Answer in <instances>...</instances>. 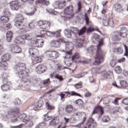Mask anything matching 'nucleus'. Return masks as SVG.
I'll list each match as a JSON object with an SVG mask.
<instances>
[{
	"label": "nucleus",
	"instance_id": "nucleus-56",
	"mask_svg": "<svg viewBox=\"0 0 128 128\" xmlns=\"http://www.w3.org/2000/svg\"><path fill=\"white\" fill-rule=\"evenodd\" d=\"M94 46H91L86 50V52H90L92 54L94 52Z\"/></svg>",
	"mask_w": 128,
	"mask_h": 128
},
{
	"label": "nucleus",
	"instance_id": "nucleus-29",
	"mask_svg": "<svg viewBox=\"0 0 128 128\" xmlns=\"http://www.w3.org/2000/svg\"><path fill=\"white\" fill-rule=\"evenodd\" d=\"M36 10V8L34 7H33L29 10L28 12H26V14L27 16H32Z\"/></svg>",
	"mask_w": 128,
	"mask_h": 128
},
{
	"label": "nucleus",
	"instance_id": "nucleus-42",
	"mask_svg": "<svg viewBox=\"0 0 128 128\" xmlns=\"http://www.w3.org/2000/svg\"><path fill=\"white\" fill-rule=\"evenodd\" d=\"M13 103L15 106H20V100L18 98H16L14 100Z\"/></svg>",
	"mask_w": 128,
	"mask_h": 128
},
{
	"label": "nucleus",
	"instance_id": "nucleus-6",
	"mask_svg": "<svg viewBox=\"0 0 128 128\" xmlns=\"http://www.w3.org/2000/svg\"><path fill=\"white\" fill-rule=\"evenodd\" d=\"M74 6H70L66 8L64 10V14H65L64 18H71L74 16Z\"/></svg>",
	"mask_w": 128,
	"mask_h": 128
},
{
	"label": "nucleus",
	"instance_id": "nucleus-32",
	"mask_svg": "<svg viewBox=\"0 0 128 128\" xmlns=\"http://www.w3.org/2000/svg\"><path fill=\"white\" fill-rule=\"evenodd\" d=\"M40 2L42 4V6H48V4H50V2L46 1V0H41L40 1L38 0L36 2V4H40Z\"/></svg>",
	"mask_w": 128,
	"mask_h": 128
},
{
	"label": "nucleus",
	"instance_id": "nucleus-18",
	"mask_svg": "<svg viewBox=\"0 0 128 128\" xmlns=\"http://www.w3.org/2000/svg\"><path fill=\"white\" fill-rule=\"evenodd\" d=\"M98 112H100L101 116H102V114H104V108L102 106H98L96 107L93 111L92 114H98Z\"/></svg>",
	"mask_w": 128,
	"mask_h": 128
},
{
	"label": "nucleus",
	"instance_id": "nucleus-5",
	"mask_svg": "<svg viewBox=\"0 0 128 128\" xmlns=\"http://www.w3.org/2000/svg\"><path fill=\"white\" fill-rule=\"evenodd\" d=\"M24 18L22 14H18L16 16V26L18 28L23 30H28V24H24L22 23Z\"/></svg>",
	"mask_w": 128,
	"mask_h": 128
},
{
	"label": "nucleus",
	"instance_id": "nucleus-2",
	"mask_svg": "<svg viewBox=\"0 0 128 128\" xmlns=\"http://www.w3.org/2000/svg\"><path fill=\"white\" fill-rule=\"evenodd\" d=\"M96 40L98 44L97 46V54L95 58V61L94 62V64L95 66H98V64H102L104 62V52L100 48V46H102V39H100L98 34H94V36L93 40Z\"/></svg>",
	"mask_w": 128,
	"mask_h": 128
},
{
	"label": "nucleus",
	"instance_id": "nucleus-3",
	"mask_svg": "<svg viewBox=\"0 0 128 128\" xmlns=\"http://www.w3.org/2000/svg\"><path fill=\"white\" fill-rule=\"evenodd\" d=\"M15 72H17V74L21 78H24L26 76H28V70L26 69V66L24 63H18L14 66Z\"/></svg>",
	"mask_w": 128,
	"mask_h": 128
},
{
	"label": "nucleus",
	"instance_id": "nucleus-49",
	"mask_svg": "<svg viewBox=\"0 0 128 128\" xmlns=\"http://www.w3.org/2000/svg\"><path fill=\"white\" fill-rule=\"evenodd\" d=\"M4 14L5 16H10V11H8V9H4Z\"/></svg>",
	"mask_w": 128,
	"mask_h": 128
},
{
	"label": "nucleus",
	"instance_id": "nucleus-59",
	"mask_svg": "<svg viewBox=\"0 0 128 128\" xmlns=\"http://www.w3.org/2000/svg\"><path fill=\"white\" fill-rule=\"evenodd\" d=\"M116 60H113L110 62V65L112 68H114L116 64Z\"/></svg>",
	"mask_w": 128,
	"mask_h": 128
},
{
	"label": "nucleus",
	"instance_id": "nucleus-47",
	"mask_svg": "<svg viewBox=\"0 0 128 128\" xmlns=\"http://www.w3.org/2000/svg\"><path fill=\"white\" fill-rule=\"evenodd\" d=\"M115 71L116 74H122V68L120 66H117L115 68Z\"/></svg>",
	"mask_w": 128,
	"mask_h": 128
},
{
	"label": "nucleus",
	"instance_id": "nucleus-57",
	"mask_svg": "<svg viewBox=\"0 0 128 128\" xmlns=\"http://www.w3.org/2000/svg\"><path fill=\"white\" fill-rule=\"evenodd\" d=\"M75 102L76 104H78V106H82V104H83L82 100L80 99L76 100V101H75Z\"/></svg>",
	"mask_w": 128,
	"mask_h": 128
},
{
	"label": "nucleus",
	"instance_id": "nucleus-52",
	"mask_svg": "<svg viewBox=\"0 0 128 128\" xmlns=\"http://www.w3.org/2000/svg\"><path fill=\"white\" fill-rule=\"evenodd\" d=\"M110 119L108 116H105L102 119L104 122H110Z\"/></svg>",
	"mask_w": 128,
	"mask_h": 128
},
{
	"label": "nucleus",
	"instance_id": "nucleus-4",
	"mask_svg": "<svg viewBox=\"0 0 128 128\" xmlns=\"http://www.w3.org/2000/svg\"><path fill=\"white\" fill-rule=\"evenodd\" d=\"M126 28L125 27H122L120 32L116 31L112 34V40L114 42H118L120 40L121 38H126Z\"/></svg>",
	"mask_w": 128,
	"mask_h": 128
},
{
	"label": "nucleus",
	"instance_id": "nucleus-19",
	"mask_svg": "<svg viewBox=\"0 0 128 128\" xmlns=\"http://www.w3.org/2000/svg\"><path fill=\"white\" fill-rule=\"evenodd\" d=\"M44 104V102L42 100H39L36 102L35 103L34 106V110H40V108Z\"/></svg>",
	"mask_w": 128,
	"mask_h": 128
},
{
	"label": "nucleus",
	"instance_id": "nucleus-51",
	"mask_svg": "<svg viewBox=\"0 0 128 128\" xmlns=\"http://www.w3.org/2000/svg\"><path fill=\"white\" fill-rule=\"evenodd\" d=\"M54 32H50V31H46V36H50V38H52L54 36Z\"/></svg>",
	"mask_w": 128,
	"mask_h": 128
},
{
	"label": "nucleus",
	"instance_id": "nucleus-58",
	"mask_svg": "<svg viewBox=\"0 0 128 128\" xmlns=\"http://www.w3.org/2000/svg\"><path fill=\"white\" fill-rule=\"evenodd\" d=\"M75 116H76V118H78L80 120L82 119V114L80 112H78L76 113H75Z\"/></svg>",
	"mask_w": 128,
	"mask_h": 128
},
{
	"label": "nucleus",
	"instance_id": "nucleus-37",
	"mask_svg": "<svg viewBox=\"0 0 128 128\" xmlns=\"http://www.w3.org/2000/svg\"><path fill=\"white\" fill-rule=\"evenodd\" d=\"M88 74L87 72H82L80 73L79 74H78L74 76V77L76 78H82V76H84Z\"/></svg>",
	"mask_w": 128,
	"mask_h": 128
},
{
	"label": "nucleus",
	"instance_id": "nucleus-1",
	"mask_svg": "<svg viewBox=\"0 0 128 128\" xmlns=\"http://www.w3.org/2000/svg\"><path fill=\"white\" fill-rule=\"evenodd\" d=\"M20 110V108H16L13 110L12 112H8L9 116L8 118H10L12 122H16L18 121L23 122H26L28 126H34V122L30 120L32 117L30 116H26V114H21L18 118H16L18 112Z\"/></svg>",
	"mask_w": 128,
	"mask_h": 128
},
{
	"label": "nucleus",
	"instance_id": "nucleus-16",
	"mask_svg": "<svg viewBox=\"0 0 128 128\" xmlns=\"http://www.w3.org/2000/svg\"><path fill=\"white\" fill-rule=\"evenodd\" d=\"M46 70V67L44 64L38 65L36 67V70L38 74H42Z\"/></svg>",
	"mask_w": 128,
	"mask_h": 128
},
{
	"label": "nucleus",
	"instance_id": "nucleus-40",
	"mask_svg": "<svg viewBox=\"0 0 128 128\" xmlns=\"http://www.w3.org/2000/svg\"><path fill=\"white\" fill-rule=\"evenodd\" d=\"M42 62V58H40L39 57H36L34 58V60H33V64H38V62Z\"/></svg>",
	"mask_w": 128,
	"mask_h": 128
},
{
	"label": "nucleus",
	"instance_id": "nucleus-10",
	"mask_svg": "<svg viewBox=\"0 0 128 128\" xmlns=\"http://www.w3.org/2000/svg\"><path fill=\"white\" fill-rule=\"evenodd\" d=\"M10 50L14 54H20L22 52V50L18 44H14L10 46Z\"/></svg>",
	"mask_w": 128,
	"mask_h": 128
},
{
	"label": "nucleus",
	"instance_id": "nucleus-11",
	"mask_svg": "<svg viewBox=\"0 0 128 128\" xmlns=\"http://www.w3.org/2000/svg\"><path fill=\"white\" fill-rule=\"evenodd\" d=\"M65 46V50H64V52H66V54L68 52H72L74 48V44L70 42H65L64 40L62 43Z\"/></svg>",
	"mask_w": 128,
	"mask_h": 128
},
{
	"label": "nucleus",
	"instance_id": "nucleus-35",
	"mask_svg": "<svg viewBox=\"0 0 128 128\" xmlns=\"http://www.w3.org/2000/svg\"><path fill=\"white\" fill-rule=\"evenodd\" d=\"M51 78H57L59 80H62V76H60L58 75H54V74H51L50 75Z\"/></svg>",
	"mask_w": 128,
	"mask_h": 128
},
{
	"label": "nucleus",
	"instance_id": "nucleus-43",
	"mask_svg": "<svg viewBox=\"0 0 128 128\" xmlns=\"http://www.w3.org/2000/svg\"><path fill=\"white\" fill-rule=\"evenodd\" d=\"M46 106L48 110H54L56 108V107L50 104V103L48 102H46Z\"/></svg>",
	"mask_w": 128,
	"mask_h": 128
},
{
	"label": "nucleus",
	"instance_id": "nucleus-8",
	"mask_svg": "<svg viewBox=\"0 0 128 128\" xmlns=\"http://www.w3.org/2000/svg\"><path fill=\"white\" fill-rule=\"evenodd\" d=\"M38 24L43 30H50V22L48 21L40 20L38 22Z\"/></svg>",
	"mask_w": 128,
	"mask_h": 128
},
{
	"label": "nucleus",
	"instance_id": "nucleus-30",
	"mask_svg": "<svg viewBox=\"0 0 128 128\" xmlns=\"http://www.w3.org/2000/svg\"><path fill=\"white\" fill-rule=\"evenodd\" d=\"M127 86H128V82H126L124 80H122L120 82V86H119V88H127Z\"/></svg>",
	"mask_w": 128,
	"mask_h": 128
},
{
	"label": "nucleus",
	"instance_id": "nucleus-64",
	"mask_svg": "<svg viewBox=\"0 0 128 128\" xmlns=\"http://www.w3.org/2000/svg\"><path fill=\"white\" fill-rule=\"evenodd\" d=\"M12 26L11 24H8L6 25V26H5V30H10V28H12Z\"/></svg>",
	"mask_w": 128,
	"mask_h": 128
},
{
	"label": "nucleus",
	"instance_id": "nucleus-22",
	"mask_svg": "<svg viewBox=\"0 0 128 128\" xmlns=\"http://www.w3.org/2000/svg\"><path fill=\"white\" fill-rule=\"evenodd\" d=\"M84 42V40L78 39L74 41V42H75V46H78V48H82V46Z\"/></svg>",
	"mask_w": 128,
	"mask_h": 128
},
{
	"label": "nucleus",
	"instance_id": "nucleus-21",
	"mask_svg": "<svg viewBox=\"0 0 128 128\" xmlns=\"http://www.w3.org/2000/svg\"><path fill=\"white\" fill-rule=\"evenodd\" d=\"M10 58H12V56L9 54H6L2 56V60L4 62H10Z\"/></svg>",
	"mask_w": 128,
	"mask_h": 128
},
{
	"label": "nucleus",
	"instance_id": "nucleus-27",
	"mask_svg": "<svg viewBox=\"0 0 128 128\" xmlns=\"http://www.w3.org/2000/svg\"><path fill=\"white\" fill-rule=\"evenodd\" d=\"M0 22L2 24H6L10 22V18L8 16H2L0 18Z\"/></svg>",
	"mask_w": 128,
	"mask_h": 128
},
{
	"label": "nucleus",
	"instance_id": "nucleus-45",
	"mask_svg": "<svg viewBox=\"0 0 128 128\" xmlns=\"http://www.w3.org/2000/svg\"><path fill=\"white\" fill-rule=\"evenodd\" d=\"M24 35L22 36V37H18V40L20 42V44H24Z\"/></svg>",
	"mask_w": 128,
	"mask_h": 128
},
{
	"label": "nucleus",
	"instance_id": "nucleus-23",
	"mask_svg": "<svg viewBox=\"0 0 128 128\" xmlns=\"http://www.w3.org/2000/svg\"><path fill=\"white\" fill-rule=\"evenodd\" d=\"M66 0H63L60 2H56V4H54V6H55V8H62L64 6V4H66Z\"/></svg>",
	"mask_w": 128,
	"mask_h": 128
},
{
	"label": "nucleus",
	"instance_id": "nucleus-39",
	"mask_svg": "<svg viewBox=\"0 0 128 128\" xmlns=\"http://www.w3.org/2000/svg\"><path fill=\"white\" fill-rule=\"evenodd\" d=\"M46 11L50 14H53L54 16H56L58 14V12L52 9H46Z\"/></svg>",
	"mask_w": 128,
	"mask_h": 128
},
{
	"label": "nucleus",
	"instance_id": "nucleus-50",
	"mask_svg": "<svg viewBox=\"0 0 128 128\" xmlns=\"http://www.w3.org/2000/svg\"><path fill=\"white\" fill-rule=\"evenodd\" d=\"M102 100L104 101V104H108V102H110V100H108V98H102L100 100V102H102Z\"/></svg>",
	"mask_w": 128,
	"mask_h": 128
},
{
	"label": "nucleus",
	"instance_id": "nucleus-12",
	"mask_svg": "<svg viewBox=\"0 0 128 128\" xmlns=\"http://www.w3.org/2000/svg\"><path fill=\"white\" fill-rule=\"evenodd\" d=\"M58 116H54L52 118V121L50 122V126H58L57 128H60V124H58Z\"/></svg>",
	"mask_w": 128,
	"mask_h": 128
},
{
	"label": "nucleus",
	"instance_id": "nucleus-62",
	"mask_svg": "<svg viewBox=\"0 0 128 128\" xmlns=\"http://www.w3.org/2000/svg\"><path fill=\"white\" fill-rule=\"evenodd\" d=\"M50 83V78L44 80L43 82L45 86H48Z\"/></svg>",
	"mask_w": 128,
	"mask_h": 128
},
{
	"label": "nucleus",
	"instance_id": "nucleus-61",
	"mask_svg": "<svg viewBox=\"0 0 128 128\" xmlns=\"http://www.w3.org/2000/svg\"><path fill=\"white\" fill-rule=\"evenodd\" d=\"M124 56H128V47L126 46V45H124Z\"/></svg>",
	"mask_w": 128,
	"mask_h": 128
},
{
	"label": "nucleus",
	"instance_id": "nucleus-44",
	"mask_svg": "<svg viewBox=\"0 0 128 128\" xmlns=\"http://www.w3.org/2000/svg\"><path fill=\"white\" fill-rule=\"evenodd\" d=\"M114 20L112 18H109L108 20V26H114Z\"/></svg>",
	"mask_w": 128,
	"mask_h": 128
},
{
	"label": "nucleus",
	"instance_id": "nucleus-36",
	"mask_svg": "<svg viewBox=\"0 0 128 128\" xmlns=\"http://www.w3.org/2000/svg\"><path fill=\"white\" fill-rule=\"evenodd\" d=\"M64 32L66 38H72V33L70 32V31L66 29L64 31Z\"/></svg>",
	"mask_w": 128,
	"mask_h": 128
},
{
	"label": "nucleus",
	"instance_id": "nucleus-26",
	"mask_svg": "<svg viewBox=\"0 0 128 128\" xmlns=\"http://www.w3.org/2000/svg\"><path fill=\"white\" fill-rule=\"evenodd\" d=\"M10 86L8 84H4L1 86V89L4 92H8V90H10Z\"/></svg>",
	"mask_w": 128,
	"mask_h": 128
},
{
	"label": "nucleus",
	"instance_id": "nucleus-31",
	"mask_svg": "<svg viewBox=\"0 0 128 128\" xmlns=\"http://www.w3.org/2000/svg\"><path fill=\"white\" fill-rule=\"evenodd\" d=\"M114 51L115 52H116L118 54H122L124 52V50L122 48V47H119L118 48H114Z\"/></svg>",
	"mask_w": 128,
	"mask_h": 128
},
{
	"label": "nucleus",
	"instance_id": "nucleus-13",
	"mask_svg": "<svg viewBox=\"0 0 128 128\" xmlns=\"http://www.w3.org/2000/svg\"><path fill=\"white\" fill-rule=\"evenodd\" d=\"M34 42V46H36V48H42L44 44V41L42 38L40 39H36V38Z\"/></svg>",
	"mask_w": 128,
	"mask_h": 128
},
{
	"label": "nucleus",
	"instance_id": "nucleus-60",
	"mask_svg": "<svg viewBox=\"0 0 128 128\" xmlns=\"http://www.w3.org/2000/svg\"><path fill=\"white\" fill-rule=\"evenodd\" d=\"M122 104H124L125 106H128V98L123 99Z\"/></svg>",
	"mask_w": 128,
	"mask_h": 128
},
{
	"label": "nucleus",
	"instance_id": "nucleus-17",
	"mask_svg": "<svg viewBox=\"0 0 128 128\" xmlns=\"http://www.w3.org/2000/svg\"><path fill=\"white\" fill-rule=\"evenodd\" d=\"M36 38H38V36H36L35 37L32 38V34H26L23 35V38L26 40H32V42H34Z\"/></svg>",
	"mask_w": 128,
	"mask_h": 128
},
{
	"label": "nucleus",
	"instance_id": "nucleus-7",
	"mask_svg": "<svg viewBox=\"0 0 128 128\" xmlns=\"http://www.w3.org/2000/svg\"><path fill=\"white\" fill-rule=\"evenodd\" d=\"M72 54V52H68L66 54V56H64V62L67 66H70L74 62L72 57L70 56Z\"/></svg>",
	"mask_w": 128,
	"mask_h": 128
},
{
	"label": "nucleus",
	"instance_id": "nucleus-14",
	"mask_svg": "<svg viewBox=\"0 0 128 128\" xmlns=\"http://www.w3.org/2000/svg\"><path fill=\"white\" fill-rule=\"evenodd\" d=\"M64 40L62 38H60L58 40H53L52 41L51 46L55 48H60V42L64 43Z\"/></svg>",
	"mask_w": 128,
	"mask_h": 128
},
{
	"label": "nucleus",
	"instance_id": "nucleus-20",
	"mask_svg": "<svg viewBox=\"0 0 128 128\" xmlns=\"http://www.w3.org/2000/svg\"><path fill=\"white\" fill-rule=\"evenodd\" d=\"M12 32L10 31H8L6 34V40L8 42H10L12 40Z\"/></svg>",
	"mask_w": 128,
	"mask_h": 128
},
{
	"label": "nucleus",
	"instance_id": "nucleus-24",
	"mask_svg": "<svg viewBox=\"0 0 128 128\" xmlns=\"http://www.w3.org/2000/svg\"><path fill=\"white\" fill-rule=\"evenodd\" d=\"M49 56L51 58H58V53L56 51H52L50 52Z\"/></svg>",
	"mask_w": 128,
	"mask_h": 128
},
{
	"label": "nucleus",
	"instance_id": "nucleus-55",
	"mask_svg": "<svg viewBox=\"0 0 128 128\" xmlns=\"http://www.w3.org/2000/svg\"><path fill=\"white\" fill-rule=\"evenodd\" d=\"M4 47L2 44H0V56L4 54Z\"/></svg>",
	"mask_w": 128,
	"mask_h": 128
},
{
	"label": "nucleus",
	"instance_id": "nucleus-48",
	"mask_svg": "<svg viewBox=\"0 0 128 128\" xmlns=\"http://www.w3.org/2000/svg\"><path fill=\"white\" fill-rule=\"evenodd\" d=\"M80 58V55L78 53H76L74 55L72 56L73 60H79Z\"/></svg>",
	"mask_w": 128,
	"mask_h": 128
},
{
	"label": "nucleus",
	"instance_id": "nucleus-38",
	"mask_svg": "<svg viewBox=\"0 0 128 128\" xmlns=\"http://www.w3.org/2000/svg\"><path fill=\"white\" fill-rule=\"evenodd\" d=\"M8 66V64L6 61L2 60L0 62V66H2V68H6V66Z\"/></svg>",
	"mask_w": 128,
	"mask_h": 128
},
{
	"label": "nucleus",
	"instance_id": "nucleus-53",
	"mask_svg": "<svg viewBox=\"0 0 128 128\" xmlns=\"http://www.w3.org/2000/svg\"><path fill=\"white\" fill-rule=\"evenodd\" d=\"M52 116H49L48 114H46L44 116V120L46 122H48V120H52Z\"/></svg>",
	"mask_w": 128,
	"mask_h": 128
},
{
	"label": "nucleus",
	"instance_id": "nucleus-54",
	"mask_svg": "<svg viewBox=\"0 0 128 128\" xmlns=\"http://www.w3.org/2000/svg\"><path fill=\"white\" fill-rule=\"evenodd\" d=\"M57 68V70H64L66 68L62 65L56 64Z\"/></svg>",
	"mask_w": 128,
	"mask_h": 128
},
{
	"label": "nucleus",
	"instance_id": "nucleus-46",
	"mask_svg": "<svg viewBox=\"0 0 128 128\" xmlns=\"http://www.w3.org/2000/svg\"><path fill=\"white\" fill-rule=\"evenodd\" d=\"M54 36L56 38H60V30H58L56 32H53Z\"/></svg>",
	"mask_w": 128,
	"mask_h": 128
},
{
	"label": "nucleus",
	"instance_id": "nucleus-33",
	"mask_svg": "<svg viewBox=\"0 0 128 128\" xmlns=\"http://www.w3.org/2000/svg\"><path fill=\"white\" fill-rule=\"evenodd\" d=\"M116 10L118 12H124V9H122V5H120V4H116Z\"/></svg>",
	"mask_w": 128,
	"mask_h": 128
},
{
	"label": "nucleus",
	"instance_id": "nucleus-34",
	"mask_svg": "<svg viewBox=\"0 0 128 128\" xmlns=\"http://www.w3.org/2000/svg\"><path fill=\"white\" fill-rule=\"evenodd\" d=\"M102 20H103L102 21L103 25L104 26H108V20H106V16H104V15H103Z\"/></svg>",
	"mask_w": 128,
	"mask_h": 128
},
{
	"label": "nucleus",
	"instance_id": "nucleus-25",
	"mask_svg": "<svg viewBox=\"0 0 128 128\" xmlns=\"http://www.w3.org/2000/svg\"><path fill=\"white\" fill-rule=\"evenodd\" d=\"M8 98H10V96L6 94H3L0 98L2 102L4 103L8 102Z\"/></svg>",
	"mask_w": 128,
	"mask_h": 128
},
{
	"label": "nucleus",
	"instance_id": "nucleus-9",
	"mask_svg": "<svg viewBox=\"0 0 128 128\" xmlns=\"http://www.w3.org/2000/svg\"><path fill=\"white\" fill-rule=\"evenodd\" d=\"M86 27H83L80 31H78V28H72L70 30L72 32L73 34H78V36H82L86 32Z\"/></svg>",
	"mask_w": 128,
	"mask_h": 128
},
{
	"label": "nucleus",
	"instance_id": "nucleus-15",
	"mask_svg": "<svg viewBox=\"0 0 128 128\" xmlns=\"http://www.w3.org/2000/svg\"><path fill=\"white\" fill-rule=\"evenodd\" d=\"M10 7L13 10H18V2L15 0L12 1L10 3Z\"/></svg>",
	"mask_w": 128,
	"mask_h": 128
},
{
	"label": "nucleus",
	"instance_id": "nucleus-41",
	"mask_svg": "<svg viewBox=\"0 0 128 128\" xmlns=\"http://www.w3.org/2000/svg\"><path fill=\"white\" fill-rule=\"evenodd\" d=\"M66 112L68 113L72 112V106L70 105H67L66 108Z\"/></svg>",
	"mask_w": 128,
	"mask_h": 128
},
{
	"label": "nucleus",
	"instance_id": "nucleus-28",
	"mask_svg": "<svg viewBox=\"0 0 128 128\" xmlns=\"http://www.w3.org/2000/svg\"><path fill=\"white\" fill-rule=\"evenodd\" d=\"M36 22H30L28 26H29V28H30V30H34V28H36ZM28 26L27 30H24V32H28Z\"/></svg>",
	"mask_w": 128,
	"mask_h": 128
},
{
	"label": "nucleus",
	"instance_id": "nucleus-63",
	"mask_svg": "<svg viewBox=\"0 0 128 128\" xmlns=\"http://www.w3.org/2000/svg\"><path fill=\"white\" fill-rule=\"evenodd\" d=\"M86 32L88 33L94 32V28L93 27H90L88 29H87Z\"/></svg>",
	"mask_w": 128,
	"mask_h": 128
}]
</instances>
